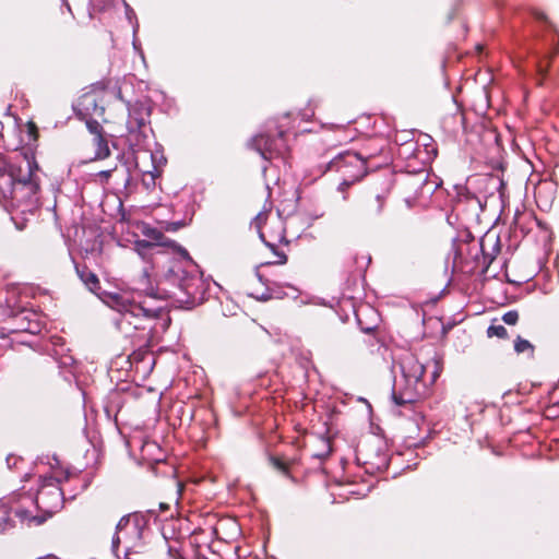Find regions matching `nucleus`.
Masks as SVG:
<instances>
[{
	"label": "nucleus",
	"instance_id": "1",
	"mask_svg": "<svg viewBox=\"0 0 559 559\" xmlns=\"http://www.w3.org/2000/svg\"><path fill=\"white\" fill-rule=\"evenodd\" d=\"M39 167L33 154L16 153L0 163V204L15 215L39 207Z\"/></svg>",
	"mask_w": 559,
	"mask_h": 559
},
{
	"label": "nucleus",
	"instance_id": "2",
	"mask_svg": "<svg viewBox=\"0 0 559 559\" xmlns=\"http://www.w3.org/2000/svg\"><path fill=\"white\" fill-rule=\"evenodd\" d=\"M164 299L165 295L152 285L147 269L143 271L136 293L115 292L103 297L108 307L122 316V322L135 330L145 328L143 321L159 318L164 313Z\"/></svg>",
	"mask_w": 559,
	"mask_h": 559
},
{
	"label": "nucleus",
	"instance_id": "3",
	"mask_svg": "<svg viewBox=\"0 0 559 559\" xmlns=\"http://www.w3.org/2000/svg\"><path fill=\"white\" fill-rule=\"evenodd\" d=\"M394 368L392 397L395 404L405 405L415 402L426 390L424 380L425 365L412 353L403 354Z\"/></svg>",
	"mask_w": 559,
	"mask_h": 559
},
{
	"label": "nucleus",
	"instance_id": "4",
	"mask_svg": "<svg viewBox=\"0 0 559 559\" xmlns=\"http://www.w3.org/2000/svg\"><path fill=\"white\" fill-rule=\"evenodd\" d=\"M37 511L40 514H32V512L22 507H10L8 513H14L22 523L40 525L48 518L59 511L64 502L63 491L60 488V481L53 477H39V487L34 500Z\"/></svg>",
	"mask_w": 559,
	"mask_h": 559
},
{
	"label": "nucleus",
	"instance_id": "5",
	"mask_svg": "<svg viewBox=\"0 0 559 559\" xmlns=\"http://www.w3.org/2000/svg\"><path fill=\"white\" fill-rule=\"evenodd\" d=\"M111 548L118 559H121V555H130L132 549L143 548V525L136 516L127 515L120 519Z\"/></svg>",
	"mask_w": 559,
	"mask_h": 559
},
{
	"label": "nucleus",
	"instance_id": "6",
	"mask_svg": "<svg viewBox=\"0 0 559 559\" xmlns=\"http://www.w3.org/2000/svg\"><path fill=\"white\" fill-rule=\"evenodd\" d=\"M166 280L177 286L182 296L176 295L179 301L194 305L202 294L201 277L190 274L180 262H174L165 273Z\"/></svg>",
	"mask_w": 559,
	"mask_h": 559
},
{
	"label": "nucleus",
	"instance_id": "7",
	"mask_svg": "<svg viewBox=\"0 0 559 559\" xmlns=\"http://www.w3.org/2000/svg\"><path fill=\"white\" fill-rule=\"evenodd\" d=\"M151 115L150 106L144 103H135L129 107L127 129L128 141L132 146H140L146 138V124Z\"/></svg>",
	"mask_w": 559,
	"mask_h": 559
},
{
	"label": "nucleus",
	"instance_id": "8",
	"mask_svg": "<svg viewBox=\"0 0 559 559\" xmlns=\"http://www.w3.org/2000/svg\"><path fill=\"white\" fill-rule=\"evenodd\" d=\"M249 146L257 151L265 160L284 159L288 151L284 132L282 131L275 138L267 134H258L251 139Z\"/></svg>",
	"mask_w": 559,
	"mask_h": 559
},
{
	"label": "nucleus",
	"instance_id": "9",
	"mask_svg": "<svg viewBox=\"0 0 559 559\" xmlns=\"http://www.w3.org/2000/svg\"><path fill=\"white\" fill-rule=\"evenodd\" d=\"M340 159L345 160L347 166L355 167V171H344L343 181L337 187V190L344 193L348 187L366 175V160L359 154L349 151L341 153Z\"/></svg>",
	"mask_w": 559,
	"mask_h": 559
},
{
	"label": "nucleus",
	"instance_id": "10",
	"mask_svg": "<svg viewBox=\"0 0 559 559\" xmlns=\"http://www.w3.org/2000/svg\"><path fill=\"white\" fill-rule=\"evenodd\" d=\"M76 111L82 118H98L105 112L103 106L98 104L95 94H84L76 106Z\"/></svg>",
	"mask_w": 559,
	"mask_h": 559
},
{
	"label": "nucleus",
	"instance_id": "11",
	"mask_svg": "<svg viewBox=\"0 0 559 559\" xmlns=\"http://www.w3.org/2000/svg\"><path fill=\"white\" fill-rule=\"evenodd\" d=\"M265 218V214L264 213H259L252 225L257 228L258 233H259V236L261 238V240L267 246L270 247L272 250H274L275 246L277 242H282L284 240V230L282 228V225L280 222L278 223V230L276 234L274 235H271L270 237H267L264 233V230L262 229L261 227V223L263 222V219Z\"/></svg>",
	"mask_w": 559,
	"mask_h": 559
},
{
	"label": "nucleus",
	"instance_id": "12",
	"mask_svg": "<svg viewBox=\"0 0 559 559\" xmlns=\"http://www.w3.org/2000/svg\"><path fill=\"white\" fill-rule=\"evenodd\" d=\"M78 274H79L81 281L85 284V286L92 293L97 294V290L99 289V280L96 276V274H94L93 272H91L86 267H84L82 270H78Z\"/></svg>",
	"mask_w": 559,
	"mask_h": 559
},
{
	"label": "nucleus",
	"instance_id": "13",
	"mask_svg": "<svg viewBox=\"0 0 559 559\" xmlns=\"http://www.w3.org/2000/svg\"><path fill=\"white\" fill-rule=\"evenodd\" d=\"M94 145L96 147L95 157L103 159L109 156L110 150L108 146L107 139L104 138L103 134H97L96 138H93Z\"/></svg>",
	"mask_w": 559,
	"mask_h": 559
},
{
	"label": "nucleus",
	"instance_id": "14",
	"mask_svg": "<svg viewBox=\"0 0 559 559\" xmlns=\"http://www.w3.org/2000/svg\"><path fill=\"white\" fill-rule=\"evenodd\" d=\"M328 168L330 170H335L341 173L344 176V171H355V167L347 166L345 160L340 159V154L334 157L330 163Z\"/></svg>",
	"mask_w": 559,
	"mask_h": 559
},
{
	"label": "nucleus",
	"instance_id": "15",
	"mask_svg": "<svg viewBox=\"0 0 559 559\" xmlns=\"http://www.w3.org/2000/svg\"><path fill=\"white\" fill-rule=\"evenodd\" d=\"M142 233L147 237L150 238L151 240L155 241L156 245H165L166 242L164 241V235L160 230L156 229V228H153V227H150V226H144L143 229H142Z\"/></svg>",
	"mask_w": 559,
	"mask_h": 559
},
{
	"label": "nucleus",
	"instance_id": "16",
	"mask_svg": "<svg viewBox=\"0 0 559 559\" xmlns=\"http://www.w3.org/2000/svg\"><path fill=\"white\" fill-rule=\"evenodd\" d=\"M514 350L518 354L525 353V352H531L532 353L533 352V345L528 341H526V340H524V338L519 336L515 340V342H514Z\"/></svg>",
	"mask_w": 559,
	"mask_h": 559
},
{
	"label": "nucleus",
	"instance_id": "17",
	"mask_svg": "<svg viewBox=\"0 0 559 559\" xmlns=\"http://www.w3.org/2000/svg\"><path fill=\"white\" fill-rule=\"evenodd\" d=\"M86 120V127L90 130V132L96 138L97 134L102 133V126L98 123V121L95 118H84Z\"/></svg>",
	"mask_w": 559,
	"mask_h": 559
},
{
	"label": "nucleus",
	"instance_id": "18",
	"mask_svg": "<svg viewBox=\"0 0 559 559\" xmlns=\"http://www.w3.org/2000/svg\"><path fill=\"white\" fill-rule=\"evenodd\" d=\"M487 334L489 337L497 336L502 338L507 336V329L503 325H490Z\"/></svg>",
	"mask_w": 559,
	"mask_h": 559
},
{
	"label": "nucleus",
	"instance_id": "19",
	"mask_svg": "<svg viewBox=\"0 0 559 559\" xmlns=\"http://www.w3.org/2000/svg\"><path fill=\"white\" fill-rule=\"evenodd\" d=\"M518 320H519V313L514 310L508 311L502 317V321L509 325H514L518 322Z\"/></svg>",
	"mask_w": 559,
	"mask_h": 559
},
{
	"label": "nucleus",
	"instance_id": "20",
	"mask_svg": "<svg viewBox=\"0 0 559 559\" xmlns=\"http://www.w3.org/2000/svg\"><path fill=\"white\" fill-rule=\"evenodd\" d=\"M143 548H135L130 550V555L123 556V559H147L146 556L142 552Z\"/></svg>",
	"mask_w": 559,
	"mask_h": 559
},
{
	"label": "nucleus",
	"instance_id": "21",
	"mask_svg": "<svg viewBox=\"0 0 559 559\" xmlns=\"http://www.w3.org/2000/svg\"><path fill=\"white\" fill-rule=\"evenodd\" d=\"M119 169L118 168H115V169H108V170H103V171H99L97 174V176L99 177V180L100 182H107L108 178L111 176L112 173H118Z\"/></svg>",
	"mask_w": 559,
	"mask_h": 559
},
{
	"label": "nucleus",
	"instance_id": "22",
	"mask_svg": "<svg viewBox=\"0 0 559 559\" xmlns=\"http://www.w3.org/2000/svg\"><path fill=\"white\" fill-rule=\"evenodd\" d=\"M151 247H152V242H150V241L141 240V241L136 242V250L140 253L142 252V250L151 248Z\"/></svg>",
	"mask_w": 559,
	"mask_h": 559
},
{
	"label": "nucleus",
	"instance_id": "23",
	"mask_svg": "<svg viewBox=\"0 0 559 559\" xmlns=\"http://www.w3.org/2000/svg\"><path fill=\"white\" fill-rule=\"evenodd\" d=\"M376 203H377L376 212H377L378 214H380V213H381V211H382V209H383L384 198H383L382 195L378 194V195L376 197Z\"/></svg>",
	"mask_w": 559,
	"mask_h": 559
},
{
	"label": "nucleus",
	"instance_id": "24",
	"mask_svg": "<svg viewBox=\"0 0 559 559\" xmlns=\"http://www.w3.org/2000/svg\"><path fill=\"white\" fill-rule=\"evenodd\" d=\"M148 177H150V180H146V179H143L144 183L150 187L151 185L154 186L155 185V175L152 173V171H146Z\"/></svg>",
	"mask_w": 559,
	"mask_h": 559
},
{
	"label": "nucleus",
	"instance_id": "25",
	"mask_svg": "<svg viewBox=\"0 0 559 559\" xmlns=\"http://www.w3.org/2000/svg\"><path fill=\"white\" fill-rule=\"evenodd\" d=\"M179 253L186 260L187 263L192 264V260H191V258L189 257L188 252L185 249L180 248L179 249Z\"/></svg>",
	"mask_w": 559,
	"mask_h": 559
},
{
	"label": "nucleus",
	"instance_id": "26",
	"mask_svg": "<svg viewBox=\"0 0 559 559\" xmlns=\"http://www.w3.org/2000/svg\"><path fill=\"white\" fill-rule=\"evenodd\" d=\"M272 461H273L274 466L277 469L285 472L286 467H285V465L281 461H278L276 459H273Z\"/></svg>",
	"mask_w": 559,
	"mask_h": 559
},
{
	"label": "nucleus",
	"instance_id": "27",
	"mask_svg": "<svg viewBox=\"0 0 559 559\" xmlns=\"http://www.w3.org/2000/svg\"><path fill=\"white\" fill-rule=\"evenodd\" d=\"M126 14L127 17L131 21L132 16H134V11L130 8L129 4L126 3Z\"/></svg>",
	"mask_w": 559,
	"mask_h": 559
},
{
	"label": "nucleus",
	"instance_id": "28",
	"mask_svg": "<svg viewBox=\"0 0 559 559\" xmlns=\"http://www.w3.org/2000/svg\"><path fill=\"white\" fill-rule=\"evenodd\" d=\"M278 257H281V260L277 262L280 264H284L286 262V255L283 253H276Z\"/></svg>",
	"mask_w": 559,
	"mask_h": 559
},
{
	"label": "nucleus",
	"instance_id": "29",
	"mask_svg": "<svg viewBox=\"0 0 559 559\" xmlns=\"http://www.w3.org/2000/svg\"><path fill=\"white\" fill-rule=\"evenodd\" d=\"M12 219L15 222V224H16V226H17L19 228H22V227L19 225V223H17V216H12Z\"/></svg>",
	"mask_w": 559,
	"mask_h": 559
},
{
	"label": "nucleus",
	"instance_id": "30",
	"mask_svg": "<svg viewBox=\"0 0 559 559\" xmlns=\"http://www.w3.org/2000/svg\"><path fill=\"white\" fill-rule=\"evenodd\" d=\"M438 373L437 372H433L432 374V379H431V382L430 383H433L436 381V378H437Z\"/></svg>",
	"mask_w": 559,
	"mask_h": 559
},
{
	"label": "nucleus",
	"instance_id": "31",
	"mask_svg": "<svg viewBox=\"0 0 559 559\" xmlns=\"http://www.w3.org/2000/svg\"><path fill=\"white\" fill-rule=\"evenodd\" d=\"M538 19H540V20H546V16H545L544 14H542V13H540V14L538 15Z\"/></svg>",
	"mask_w": 559,
	"mask_h": 559
},
{
	"label": "nucleus",
	"instance_id": "32",
	"mask_svg": "<svg viewBox=\"0 0 559 559\" xmlns=\"http://www.w3.org/2000/svg\"><path fill=\"white\" fill-rule=\"evenodd\" d=\"M120 171H121L123 175H128V171H127V169H124V168H122Z\"/></svg>",
	"mask_w": 559,
	"mask_h": 559
},
{
	"label": "nucleus",
	"instance_id": "33",
	"mask_svg": "<svg viewBox=\"0 0 559 559\" xmlns=\"http://www.w3.org/2000/svg\"><path fill=\"white\" fill-rule=\"evenodd\" d=\"M15 497H19V498H20V497H22V495H21V493L14 495V496H12V498H11V499H14Z\"/></svg>",
	"mask_w": 559,
	"mask_h": 559
},
{
	"label": "nucleus",
	"instance_id": "34",
	"mask_svg": "<svg viewBox=\"0 0 559 559\" xmlns=\"http://www.w3.org/2000/svg\"><path fill=\"white\" fill-rule=\"evenodd\" d=\"M138 24H135V26L133 27V32L135 33L136 32V28H138Z\"/></svg>",
	"mask_w": 559,
	"mask_h": 559
}]
</instances>
